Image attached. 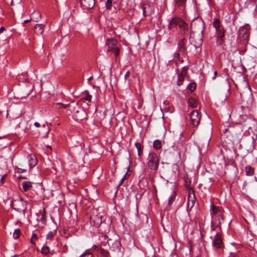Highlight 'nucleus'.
Returning a JSON list of instances; mask_svg holds the SVG:
<instances>
[{
    "mask_svg": "<svg viewBox=\"0 0 257 257\" xmlns=\"http://www.w3.org/2000/svg\"><path fill=\"white\" fill-rule=\"evenodd\" d=\"M5 30V28L4 27H1L0 28V34L3 33Z\"/></svg>",
    "mask_w": 257,
    "mask_h": 257,
    "instance_id": "37998d69",
    "label": "nucleus"
},
{
    "mask_svg": "<svg viewBox=\"0 0 257 257\" xmlns=\"http://www.w3.org/2000/svg\"><path fill=\"white\" fill-rule=\"evenodd\" d=\"M81 8L84 10L91 9L95 5V0H79Z\"/></svg>",
    "mask_w": 257,
    "mask_h": 257,
    "instance_id": "1a4fd4ad",
    "label": "nucleus"
},
{
    "mask_svg": "<svg viewBox=\"0 0 257 257\" xmlns=\"http://www.w3.org/2000/svg\"><path fill=\"white\" fill-rule=\"evenodd\" d=\"M213 26L215 29V34L216 37V43L218 45H221L224 41V37L225 30L223 25L217 19H214L213 22Z\"/></svg>",
    "mask_w": 257,
    "mask_h": 257,
    "instance_id": "f03ea898",
    "label": "nucleus"
},
{
    "mask_svg": "<svg viewBox=\"0 0 257 257\" xmlns=\"http://www.w3.org/2000/svg\"><path fill=\"white\" fill-rule=\"evenodd\" d=\"M184 40H185V38H183L182 39H181L179 42H178V49L179 50V51L180 52H184V50H185V48H184V45H185V43H184Z\"/></svg>",
    "mask_w": 257,
    "mask_h": 257,
    "instance_id": "412c9836",
    "label": "nucleus"
},
{
    "mask_svg": "<svg viewBox=\"0 0 257 257\" xmlns=\"http://www.w3.org/2000/svg\"><path fill=\"white\" fill-rule=\"evenodd\" d=\"M226 81L228 82V79H226Z\"/></svg>",
    "mask_w": 257,
    "mask_h": 257,
    "instance_id": "4d7b16f0",
    "label": "nucleus"
},
{
    "mask_svg": "<svg viewBox=\"0 0 257 257\" xmlns=\"http://www.w3.org/2000/svg\"><path fill=\"white\" fill-rule=\"evenodd\" d=\"M147 160L149 169L152 171H157L159 165V159L157 154L154 152H149Z\"/></svg>",
    "mask_w": 257,
    "mask_h": 257,
    "instance_id": "20e7f679",
    "label": "nucleus"
},
{
    "mask_svg": "<svg viewBox=\"0 0 257 257\" xmlns=\"http://www.w3.org/2000/svg\"><path fill=\"white\" fill-rule=\"evenodd\" d=\"M53 237V232L52 231H50L47 236V238L48 239H51Z\"/></svg>",
    "mask_w": 257,
    "mask_h": 257,
    "instance_id": "72a5a7b5",
    "label": "nucleus"
},
{
    "mask_svg": "<svg viewBox=\"0 0 257 257\" xmlns=\"http://www.w3.org/2000/svg\"><path fill=\"white\" fill-rule=\"evenodd\" d=\"M112 6V0H107L105 4V7L106 9H110Z\"/></svg>",
    "mask_w": 257,
    "mask_h": 257,
    "instance_id": "473e14b6",
    "label": "nucleus"
},
{
    "mask_svg": "<svg viewBox=\"0 0 257 257\" xmlns=\"http://www.w3.org/2000/svg\"><path fill=\"white\" fill-rule=\"evenodd\" d=\"M30 21H31V19L26 20L25 21H24L23 23L24 24H26V23L29 22Z\"/></svg>",
    "mask_w": 257,
    "mask_h": 257,
    "instance_id": "49530a36",
    "label": "nucleus"
},
{
    "mask_svg": "<svg viewBox=\"0 0 257 257\" xmlns=\"http://www.w3.org/2000/svg\"><path fill=\"white\" fill-rule=\"evenodd\" d=\"M196 85L195 83H190L188 84L187 88L191 91H193L196 89Z\"/></svg>",
    "mask_w": 257,
    "mask_h": 257,
    "instance_id": "c756f323",
    "label": "nucleus"
},
{
    "mask_svg": "<svg viewBox=\"0 0 257 257\" xmlns=\"http://www.w3.org/2000/svg\"><path fill=\"white\" fill-rule=\"evenodd\" d=\"M143 15L145 16V9L143 8Z\"/></svg>",
    "mask_w": 257,
    "mask_h": 257,
    "instance_id": "3c124183",
    "label": "nucleus"
},
{
    "mask_svg": "<svg viewBox=\"0 0 257 257\" xmlns=\"http://www.w3.org/2000/svg\"><path fill=\"white\" fill-rule=\"evenodd\" d=\"M79 257H93V255L89 249H86Z\"/></svg>",
    "mask_w": 257,
    "mask_h": 257,
    "instance_id": "5701e85b",
    "label": "nucleus"
},
{
    "mask_svg": "<svg viewBox=\"0 0 257 257\" xmlns=\"http://www.w3.org/2000/svg\"><path fill=\"white\" fill-rule=\"evenodd\" d=\"M130 72L129 71H127L126 72L125 75H124V80H126L127 79V78L130 77Z\"/></svg>",
    "mask_w": 257,
    "mask_h": 257,
    "instance_id": "c9c22d12",
    "label": "nucleus"
},
{
    "mask_svg": "<svg viewBox=\"0 0 257 257\" xmlns=\"http://www.w3.org/2000/svg\"><path fill=\"white\" fill-rule=\"evenodd\" d=\"M32 237H36V238L37 237V235L33 233V235H32Z\"/></svg>",
    "mask_w": 257,
    "mask_h": 257,
    "instance_id": "8fccbe9b",
    "label": "nucleus"
},
{
    "mask_svg": "<svg viewBox=\"0 0 257 257\" xmlns=\"http://www.w3.org/2000/svg\"><path fill=\"white\" fill-rule=\"evenodd\" d=\"M211 138H209L208 139V142L210 140Z\"/></svg>",
    "mask_w": 257,
    "mask_h": 257,
    "instance_id": "6e6d98bb",
    "label": "nucleus"
},
{
    "mask_svg": "<svg viewBox=\"0 0 257 257\" xmlns=\"http://www.w3.org/2000/svg\"><path fill=\"white\" fill-rule=\"evenodd\" d=\"M3 14V11L2 9L0 8V15Z\"/></svg>",
    "mask_w": 257,
    "mask_h": 257,
    "instance_id": "09e8293b",
    "label": "nucleus"
},
{
    "mask_svg": "<svg viewBox=\"0 0 257 257\" xmlns=\"http://www.w3.org/2000/svg\"><path fill=\"white\" fill-rule=\"evenodd\" d=\"M26 171H27V170L26 169H21L18 167H16L15 168V173H18V174L24 173V172H26Z\"/></svg>",
    "mask_w": 257,
    "mask_h": 257,
    "instance_id": "2f4dec72",
    "label": "nucleus"
},
{
    "mask_svg": "<svg viewBox=\"0 0 257 257\" xmlns=\"http://www.w3.org/2000/svg\"><path fill=\"white\" fill-rule=\"evenodd\" d=\"M191 123L194 127H197L200 123L201 115L197 110L191 112L190 115Z\"/></svg>",
    "mask_w": 257,
    "mask_h": 257,
    "instance_id": "6e6552de",
    "label": "nucleus"
},
{
    "mask_svg": "<svg viewBox=\"0 0 257 257\" xmlns=\"http://www.w3.org/2000/svg\"><path fill=\"white\" fill-rule=\"evenodd\" d=\"M7 176V174H6L2 176V177L0 179V182L2 184H3L4 183L5 179L6 178V176Z\"/></svg>",
    "mask_w": 257,
    "mask_h": 257,
    "instance_id": "f704fd0d",
    "label": "nucleus"
},
{
    "mask_svg": "<svg viewBox=\"0 0 257 257\" xmlns=\"http://www.w3.org/2000/svg\"><path fill=\"white\" fill-rule=\"evenodd\" d=\"M20 230L19 229H16L15 230L14 232L13 233V236L15 238L17 239L19 237L20 235Z\"/></svg>",
    "mask_w": 257,
    "mask_h": 257,
    "instance_id": "7c9ffc66",
    "label": "nucleus"
},
{
    "mask_svg": "<svg viewBox=\"0 0 257 257\" xmlns=\"http://www.w3.org/2000/svg\"><path fill=\"white\" fill-rule=\"evenodd\" d=\"M45 26L42 24H36L35 26V32L36 34H42L44 31Z\"/></svg>",
    "mask_w": 257,
    "mask_h": 257,
    "instance_id": "dca6fc26",
    "label": "nucleus"
},
{
    "mask_svg": "<svg viewBox=\"0 0 257 257\" xmlns=\"http://www.w3.org/2000/svg\"><path fill=\"white\" fill-rule=\"evenodd\" d=\"M249 36V26L248 25L241 27L239 30V37L244 42H247Z\"/></svg>",
    "mask_w": 257,
    "mask_h": 257,
    "instance_id": "0eeeda50",
    "label": "nucleus"
},
{
    "mask_svg": "<svg viewBox=\"0 0 257 257\" xmlns=\"http://www.w3.org/2000/svg\"><path fill=\"white\" fill-rule=\"evenodd\" d=\"M22 186L24 191L27 192L32 187V183L30 181H24L22 182Z\"/></svg>",
    "mask_w": 257,
    "mask_h": 257,
    "instance_id": "aec40b11",
    "label": "nucleus"
},
{
    "mask_svg": "<svg viewBox=\"0 0 257 257\" xmlns=\"http://www.w3.org/2000/svg\"><path fill=\"white\" fill-rule=\"evenodd\" d=\"M153 147L156 150H159L161 148V142L159 140H156L153 143Z\"/></svg>",
    "mask_w": 257,
    "mask_h": 257,
    "instance_id": "b1692460",
    "label": "nucleus"
},
{
    "mask_svg": "<svg viewBox=\"0 0 257 257\" xmlns=\"http://www.w3.org/2000/svg\"><path fill=\"white\" fill-rule=\"evenodd\" d=\"M21 2V0H11V4L12 6L15 5V2H17L18 3H20Z\"/></svg>",
    "mask_w": 257,
    "mask_h": 257,
    "instance_id": "e433bc0d",
    "label": "nucleus"
},
{
    "mask_svg": "<svg viewBox=\"0 0 257 257\" xmlns=\"http://www.w3.org/2000/svg\"><path fill=\"white\" fill-rule=\"evenodd\" d=\"M93 249L98 250L99 249V246L96 245H93L92 247Z\"/></svg>",
    "mask_w": 257,
    "mask_h": 257,
    "instance_id": "ea45409f",
    "label": "nucleus"
},
{
    "mask_svg": "<svg viewBox=\"0 0 257 257\" xmlns=\"http://www.w3.org/2000/svg\"><path fill=\"white\" fill-rule=\"evenodd\" d=\"M73 115V118L77 121L83 120L87 118V113L83 108L78 105V102L72 101L68 109Z\"/></svg>",
    "mask_w": 257,
    "mask_h": 257,
    "instance_id": "f257e3e1",
    "label": "nucleus"
},
{
    "mask_svg": "<svg viewBox=\"0 0 257 257\" xmlns=\"http://www.w3.org/2000/svg\"><path fill=\"white\" fill-rule=\"evenodd\" d=\"M216 227H220L221 223L224 222V216L222 213H219L217 216L213 218Z\"/></svg>",
    "mask_w": 257,
    "mask_h": 257,
    "instance_id": "4468645a",
    "label": "nucleus"
},
{
    "mask_svg": "<svg viewBox=\"0 0 257 257\" xmlns=\"http://www.w3.org/2000/svg\"><path fill=\"white\" fill-rule=\"evenodd\" d=\"M34 125L37 127H39L40 126V124L38 122H35L34 123Z\"/></svg>",
    "mask_w": 257,
    "mask_h": 257,
    "instance_id": "a19ab883",
    "label": "nucleus"
},
{
    "mask_svg": "<svg viewBox=\"0 0 257 257\" xmlns=\"http://www.w3.org/2000/svg\"><path fill=\"white\" fill-rule=\"evenodd\" d=\"M135 146L137 149L138 155L140 157L142 154V145L140 143L136 142L135 143Z\"/></svg>",
    "mask_w": 257,
    "mask_h": 257,
    "instance_id": "393cba45",
    "label": "nucleus"
},
{
    "mask_svg": "<svg viewBox=\"0 0 257 257\" xmlns=\"http://www.w3.org/2000/svg\"><path fill=\"white\" fill-rule=\"evenodd\" d=\"M217 74V72L216 71H215L214 72V77H212V79H215Z\"/></svg>",
    "mask_w": 257,
    "mask_h": 257,
    "instance_id": "a18cd8bd",
    "label": "nucleus"
},
{
    "mask_svg": "<svg viewBox=\"0 0 257 257\" xmlns=\"http://www.w3.org/2000/svg\"><path fill=\"white\" fill-rule=\"evenodd\" d=\"M178 80L180 81H182L183 80V78L182 76L181 75H178Z\"/></svg>",
    "mask_w": 257,
    "mask_h": 257,
    "instance_id": "c03bdc74",
    "label": "nucleus"
},
{
    "mask_svg": "<svg viewBox=\"0 0 257 257\" xmlns=\"http://www.w3.org/2000/svg\"><path fill=\"white\" fill-rule=\"evenodd\" d=\"M200 23L201 24V26H202L201 32H202L203 30V29H204L203 25L201 22H200Z\"/></svg>",
    "mask_w": 257,
    "mask_h": 257,
    "instance_id": "de8ad7c7",
    "label": "nucleus"
},
{
    "mask_svg": "<svg viewBox=\"0 0 257 257\" xmlns=\"http://www.w3.org/2000/svg\"><path fill=\"white\" fill-rule=\"evenodd\" d=\"M215 227H217L216 226V225H215V222H212L211 223V229H212V230H214L215 229Z\"/></svg>",
    "mask_w": 257,
    "mask_h": 257,
    "instance_id": "4c0bfd02",
    "label": "nucleus"
},
{
    "mask_svg": "<svg viewBox=\"0 0 257 257\" xmlns=\"http://www.w3.org/2000/svg\"><path fill=\"white\" fill-rule=\"evenodd\" d=\"M219 213H221V209L219 207L215 206L213 204H211L210 214L212 216V218H214L216 216H217Z\"/></svg>",
    "mask_w": 257,
    "mask_h": 257,
    "instance_id": "2eb2a0df",
    "label": "nucleus"
},
{
    "mask_svg": "<svg viewBox=\"0 0 257 257\" xmlns=\"http://www.w3.org/2000/svg\"><path fill=\"white\" fill-rule=\"evenodd\" d=\"M27 159L30 169L35 167L37 164L38 161L34 155L31 154L28 155Z\"/></svg>",
    "mask_w": 257,
    "mask_h": 257,
    "instance_id": "ddd939ff",
    "label": "nucleus"
},
{
    "mask_svg": "<svg viewBox=\"0 0 257 257\" xmlns=\"http://www.w3.org/2000/svg\"><path fill=\"white\" fill-rule=\"evenodd\" d=\"M5 137H6L5 136H3V137H0V139H2L4 138H5Z\"/></svg>",
    "mask_w": 257,
    "mask_h": 257,
    "instance_id": "603ef678",
    "label": "nucleus"
},
{
    "mask_svg": "<svg viewBox=\"0 0 257 257\" xmlns=\"http://www.w3.org/2000/svg\"><path fill=\"white\" fill-rule=\"evenodd\" d=\"M187 103L188 105L192 108H195L198 105L197 100L192 97H190L188 99Z\"/></svg>",
    "mask_w": 257,
    "mask_h": 257,
    "instance_id": "a211bd4d",
    "label": "nucleus"
},
{
    "mask_svg": "<svg viewBox=\"0 0 257 257\" xmlns=\"http://www.w3.org/2000/svg\"><path fill=\"white\" fill-rule=\"evenodd\" d=\"M36 14L38 15V17L36 18L37 19L36 21H38V20L41 18V14L39 12H37Z\"/></svg>",
    "mask_w": 257,
    "mask_h": 257,
    "instance_id": "58836bf2",
    "label": "nucleus"
},
{
    "mask_svg": "<svg viewBox=\"0 0 257 257\" xmlns=\"http://www.w3.org/2000/svg\"><path fill=\"white\" fill-rule=\"evenodd\" d=\"M228 90H230V84H228Z\"/></svg>",
    "mask_w": 257,
    "mask_h": 257,
    "instance_id": "864d4df0",
    "label": "nucleus"
},
{
    "mask_svg": "<svg viewBox=\"0 0 257 257\" xmlns=\"http://www.w3.org/2000/svg\"><path fill=\"white\" fill-rule=\"evenodd\" d=\"M176 197V192L175 190V187L173 188V191L168 198V205H171L174 201Z\"/></svg>",
    "mask_w": 257,
    "mask_h": 257,
    "instance_id": "f3484780",
    "label": "nucleus"
},
{
    "mask_svg": "<svg viewBox=\"0 0 257 257\" xmlns=\"http://www.w3.org/2000/svg\"><path fill=\"white\" fill-rule=\"evenodd\" d=\"M125 175L122 177V178L120 180V183L119 184V186H120L123 182L124 179H125Z\"/></svg>",
    "mask_w": 257,
    "mask_h": 257,
    "instance_id": "79ce46f5",
    "label": "nucleus"
},
{
    "mask_svg": "<svg viewBox=\"0 0 257 257\" xmlns=\"http://www.w3.org/2000/svg\"><path fill=\"white\" fill-rule=\"evenodd\" d=\"M11 206L18 212H22L24 214L27 209L26 202L21 198L13 199L10 203Z\"/></svg>",
    "mask_w": 257,
    "mask_h": 257,
    "instance_id": "39448f33",
    "label": "nucleus"
},
{
    "mask_svg": "<svg viewBox=\"0 0 257 257\" xmlns=\"http://www.w3.org/2000/svg\"><path fill=\"white\" fill-rule=\"evenodd\" d=\"M186 0H175L176 5L178 7H184Z\"/></svg>",
    "mask_w": 257,
    "mask_h": 257,
    "instance_id": "cd10ccee",
    "label": "nucleus"
},
{
    "mask_svg": "<svg viewBox=\"0 0 257 257\" xmlns=\"http://www.w3.org/2000/svg\"><path fill=\"white\" fill-rule=\"evenodd\" d=\"M84 99L86 100L90 101L91 98V95L89 94L88 91H85L83 93Z\"/></svg>",
    "mask_w": 257,
    "mask_h": 257,
    "instance_id": "bb28decb",
    "label": "nucleus"
},
{
    "mask_svg": "<svg viewBox=\"0 0 257 257\" xmlns=\"http://www.w3.org/2000/svg\"><path fill=\"white\" fill-rule=\"evenodd\" d=\"M254 140L253 137L248 138L244 144V148L248 153H251L254 150Z\"/></svg>",
    "mask_w": 257,
    "mask_h": 257,
    "instance_id": "f8f14e48",
    "label": "nucleus"
},
{
    "mask_svg": "<svg viewBox=\"0 0 257 257\" xmlns=\"http://www.w3.org/2000/svg\"><path fill=\"white\" fill-rule=\"evenodd\" d=\"M212 245L216 248H220L222 245V241L221 234L217 232L212 240Z\"/></svg>",
    "mask_w": 257,
    "mask_h": 257,
    "instance_id": "9b49d317",
    "label": "nucleus"
},
{
    "mask_svg": "<svg viewBox=\"0 0 257 257\" xmlns=\"http://www.w3.org/2000/svg\"><path fill=\"white\" fill-rule=\"evenodd\" d=\"M99 254L101 257H108V252L104 249L101 248L99 250Z\"/></svg>",
    "mask_w": 257,
    "mask_h": 257,
    "instance_id": "a878e982",
    "label": "nucleus"
},
{
    "mask_svg": "<svg viewBox=\"0 0 257 257\" xmlns=\"http://www.w3.org/2000/svg\"><path fill=\"white\" fill-rule=\"evenodd\" d=\"M246 174L247 176H252L254 174V169L250 166H247L245 168Z\"/></svg>",
    "mask_w": 257,
    "mask_h": 257,
    "instance_id": "4be33fe9",
    "label": "nucleus"
},
{
    "mask_svg": "<svg viewBox=\"0 0 257 257\" xmlns=\"http://www.w3.org/2000/svg\"><path fill=\"white\" fill-rule=\"evenodd\" d=\"M31 242L33 243V244H34V243L33 242V241L31 240Z\"/></svg>",
    "mask_w": 257,
    "mask_h": 257,
    "instance_id": "5fc2aeb1",
    "label": "nucleus"
},
{
    "mask_svg": "<svg viewBox=\"0 0 257 257\" xmlns=\"http://www.w3.org/2000/svg\"><path fill=\"white\" fill-rule=\"evenodd\" d=\"M41 252L44 254H48L50 252V248L48 246H44L41 249Z\"/></svg>",
    "mask_w": 257,
    "mask_h": 257,
    "instance_id": "c85d7f7f",
    "label": "nucleus"
},
{
    "mask_svg": "<svg viewBox=\"0 0 257 257\" xmlns=\"http://www.w3.org/2000/svg\"><path fill=\"white\" fill-rule=\"evenodd\" d=\"M70 104V103L69 104H63L60 102H58L55 104V108L57 109L66 108L68 109V108H69Z\"/></svg>",
    "mask_w": 257,
    "mask_h": 257,
    "instance_id": "6ab92c4d",
    "label": "nucleus"
},
{
    "mask_svg": "<svg viewBox=\"0 0 257 257\" xmlns=\"http://www.w3.org/2000/svg\"><path fill=\"white\" fill-rule=\"evenodd\" d=\"M178 26L180 31L185 32L188 30V25L182 19L175 17L169 21L168 29L171 30L173 28Z\"/></svg>",
    "mask_w": 257,
    "mask_h": 257,
    "instance_id": "7ed1b4c3",
    "label": "nucleus"
},
{
    "mask_svg": "<svg viewBox=\"0 0 257 257\" xmlns=\"http://www.w3.org/2000/svg\"><path fill=\"white\" fill-rule=\"evenodd\" d=\"M196 201L195 194L193 191L190 190L188 195V201L187 208L191 209L194 206Z\"/></svg>",
    "mask_w": 257,
    "mask_h": 257,
    "instance_id": "9d476101",
    "label": "nucleus"
},
{
    "mask_svg": "<svg viewBox=\"0 0 257 257\" xmlns=\"http://www.w3.org/2000/svg\"><path fill=\"white\" fill-rule=\"evenodd\" d=\"M106 45L108 47V51H112L116 56L119 53V49L116 46L117 41L114 38L108 39L106 41Z\"/></svg>",
    "mask_w": 257,
    "mask_h": 257,
    "instance_id": "423d86ee",
    "label": "nucleus"
}]
</instances>
